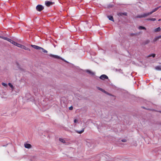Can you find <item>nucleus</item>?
Wrapping results in <instances>:
<instances>
[{"mask_svg": "<svg viewBox=\"0 0 161 161\" xmlns=\"http://www.w3.org/2000/svg\"><path fill=\"white\" fill-rule=\"evenodd\" d=\"M151 14L150 13V12H149L147 13H144L142 14L138 15L136 16V18H141L143 17H145Z\"/></svg>", "mask_w": 161, "mask_h": 161, "instance_id": "nucleus-1", "label": "nucleus"}, {"mask_svg": "<svg viewBox=\"0 0 161 161\" xmlns=\"http://www.w3.org/2000/svg\"><path fill=\"white\" fill-rule=\"evenodd\" d=\"M70 66L73 68V69L75 70H81L79 67L76 66L72 64H70Z\"/></svg>", "mask_w": 161, "mask_h": 161, "instance_id": "nucleus-2", "label": "nucleus"}, {"mask_svg": "<svg viewBox=\"0 0 161 161\" xmlns=\"http://www.w3.org/2000/svg\"><path fill=\"white\" fill-rule=\"evenodd\" d=\"M36 8L37 11H41L43 9L44 7L41 5H38L36 6Z\"/></svg>", "mask_w": 161, "mask_h": 161, "instance_id": "nucleus-3", "label": "nucleus"}, {"mask_svg": "<svg viewBox=\"0 0 161 161\" xmlns=\"http://www.w3.org/2000/svg\"><path fill=\"white\" fill-rule=\"evenodd\" d=\"M54 3V2H50V1H46L45 2V4L47 6H48V7L49 6L53 4Z\"/></svg>", "mask_w": 161, "mask_h": 161, "instance_id": "nucleus-4", "label": "nucleus"}, {"mask_svg": "<svg viewBox=\"0 0 161 161\" xmlns=\"http://www.w3.org/2000/svg\"><path fill=\"white\" fill-rule=\"evenodd\" d=\"M31 46L33 48L37 50H41V47L35 45H31Z\"/></svg>", "mask_w": 161, "mask_h": 161, "instance_id": "nucleus-5", "label": "nucleus"}, {"mask_svg": "<svg viewBox=\"0 0 161 161\" xmlns=\"http://www.w3.org/2000/svg\"><path fill=\"white\" fill-rule=\"evenodd\" d=\"M100 79L102 80H104L105 79H108V77L105 75H103L100 77Z\"/></svg>", "mask_w": 161, "mask_h": 161, "instance_id": "nucleus-6", "label": "nucleus"}, {"mask_svg": "<svg viewBox=\"0 0 161 161\" xmlns=\"http://www.w3.org/2000/svg\"><path fill=\"white\" fill-rule=\"evenodd\" d=\"M49 56L51 57H53L55 58H58H58H60V57H59L58 56L56 55H53L52 54H50L49 55Z\"/></svg>", "mask_w": 161, "mask_h": 161, "instance_id": "nucleus-7", "label": "nucleus"}, {"mask_svg": "<svg viewBox=\"0 0 161 161\" xmlns=\"http://www.w3.org/2000/svg\"><path fill=\"white\" fill-rule=\"evenodd\" d=\"M25 147L27 148H30L31 147V145L30 144L26 143L24 144Z\"/></svg>", "mask_w": 161, "mask_h": 161, "instance_id": "nucleus-8", "label": "nucleus"}, {"mask_svg": "<svg viewBox=\"0 0 161 161\" xmlns=\"http://www.w3.org/2000/svg\"><path fill=\"white\" fill-rule=\"evenodd\" d=\"M161 7L159 6L157 8H155L153 10H152L151 12H150V13H151V14H153L154 12L156 11L157 10H158V9L160 8Z\"/></svg>", "mask_w": 161, "mask_h": 161, "instance_id": "nucleus-9", "label": "nucleus"}, {"mask_svg": "<svg viewBox=\"0 0 161 161\" xmlns=\"http://www.w3.org/2000/svg\"><path fill=\"white\" fill-rule=\"evenodd\" d=\"M0 37H1V38H2V39H3L5 40L8 41V42H10V41L11 40V39L9 38H7V37H4L3 36H0Z\"/></svg>", "mask_w": 161, "mask_h": 161, "instance_id": "nucleus-10", "label": "nucleus"}, {"mask_svg": "<svg viewBox=\"0 0 161 161\" xmlns=\"http://www.w3.org/2000/svg\"><path fill=\"white\" fill-rule=\"evenodd\" d=\"M21 48L24 49L26 50H28L29 51H30V49L29 48L26 47L25 46L23 45H22V47H21Z\"/></svg>", "mask_w": 161, "mask_h": 161, "instance_id": "nucleus-11", "label": "nucleus"}, {"mask_svg": "<svg viewBox=\"0 0 161 161\" xmlns=\"http://www.w3.org/2000/svg\"><path fill=\"white\" fill-rule=\"evenodd\" d=\"M155 69L157 70H161V65L156 66L155 67Z\"/></svg>", "mask_w": 161, "mask_h": 161, "instance_id": "nucleus-12", "label": "nucleus"}, {"mask_svg": "<svg viewBox=\"0 0 161 161\" xmlns=\"http://www.w3.org/2000/svg\"><path fill=\"white\" fill-rule=\"evenodd\" d=\"M84 130V128L81 131L76 130V132L79 134H81L82 133Z\"/></svg>", "mask_w": 161, "mask_h": 161, "instance_id": "nucleus-13", "label": "nucleus"}, {"mask_svg": "<svg viewBox=\"0 0 161 161\" xmlns=\"http://www.w3.org/2000/svg\"><path fill=\"white\" fill-rule=\"evenodd\" d=\"M161 30V28L160 27H158L154 29V31L155 32H157L160 31Z\"/></svg>", "mask_w": 161, "mask_h": 161, "instance_id": "nucleus-14", "label": "nucleus"}, {"mask_svg": "<svg viewBox=\"0 0 161 161\" xmlns=\"http://www.w3.org/2000/svg\"><path fill=\"white\" fill-rule=\"evenodd\" d=\"M88 74H90L92 75H94V73L92 71H86Z\"/></svg>", "mask_w": 161, "mask_h": 161, "instance_id": "nucleus-15", "label": "nucleus"}, {"mask_svg": "<svg viewBox=\"0 0 161 161\" xmlns=\"http://www.w3.org/2000/svg\"><path fill=\"white\" fill-rule=\"evenodd\" d=\"M108 18L109 20H111L112 21H114L113 18V17L112 16H108Z\"/></svg>", "mask_w": 161, "mask_h": 161, "instance_id": "nucleus-16", "label": "nucleus"}, {"mask_svg": "<svg viewBox=\"0 0 161 161\" xmlns=\"http://www.w3.org/2000/svg\"><path fill=\"white\" fill-rule=\"evenodd\" d=\"M159 39V38L158 36L156 37L153 39V42H156V41H157Z\"/></svg>", "mask_w": 161, "mask_h": 161, "instance_id": "nucleus-17", "label": "nucleus"}, {"mask_svg": "<svg viewBox=\"0 0 161 161\" xmlns=\"http://www.w3.org/2000/svg\"><path fill=\"white\" fill-rule=\"evenodd\" d=\"M139 30H146V28L145 27L142 26H139L138 27Z\"/></svg>", "mask_w": 161, "mask_h": 161, "instance_id": "nucleus-18", "label": "nucleus"}, {"mask_svg": "<svg viewBox=\"0 0 161 161\" xmlns=\"http://www.w3.org/2000/svg\"><path fill=\"white\" fill-rule=\"evenodd\" d=\"M10 42L12 44H13V45L16 46L17 43L15 42L14 41L11 40V41H10Z\"/></svg>", "mask_w": 161, "mask_h": 161, "instance_id": "nucleus-19", "label": "nucleus"}, {"mask_svg": "<svg viewBox=\"0 0 161 161\" xmlns=\"http://www.w3.org/2000/svg\"><path fill=\"white\" fill-rule=\"evenodd\" d=\"M155 54H151L149 55L148 56V57H152L153 58H154L155 56Z\"/></svg>", "mask_w": 161, "mask_h": 161, "instance_id": "nucleus-20", "label": "nucleus"}, {"mask_svg": "<svg viewBox=\"0 0 161 161\" xmlns=\"http://www.w3.org/2000/svg\"><path fill=\"white\" fill-rule=\"evenodd\" d=\"M59 140L61 142H62V143H65V140L64 139H63L59 138Z\"/></svg>", "mask_w": 161, "mask_h": 161, "instance_id": "nucleus-21", "label": "nucleus"}, {"mask_svg": "<svg viewBox=\"0 0 161 161\" xmlns=\"http://www.w3.org/2000/svg\"><path fill=\"white\" fill-rule=\"evenodd\" d=\"M41 50H42V52L44 53H47V51L43 48L41 47Z\"/></svg>", "mask_w": 161, "mask_h": 161, "instance_id": "nucleus-22", "label": "nucleus"}, {"mask_svg": "<svg viewBox=\"0 0 161 161\" xmlns=\"http://www.w3.org/2000/svg\"><path fill=\"white\" fill-rule=\"evenodd\" d=\"M22 45H21L20 44H19L18 43H17L16 45V46L19 47H20V48H21V47H22Z\"/></svg>", "mask_w": 161, "mask_h": 161, "instance_id": "nucleus-23", "label": "nucleus"}, {"mask_svg": "<svg viewBox=\"0 0 161 161\" xmlns=\"http://www.w3.org/2000/svg\"><path fill=\"white\" fill-rule=\"evenodd\" d=\"M16 65H17V66L18 67V69H21V68H20V65L18 64V63L16 64Z\"/></svg>", "mask_w": 161, "mask_h": 161, "instance_id": "nucleus-24", "label": "nucleus"}, {"mask_svg": "<svg viewBox=\"0 0 161 161\" xmlns=\"http://www.w3.org/2000/svg\"><path fill=\"white\" fill-rule=\"evenodd\" d=\"M98 89L100 90H101V91H102L103 92H106L104 90H103V89H102L100 88V87H98Z\"/></svg>", "mask_w": 161, "mask_h": 161, "instance_id": "nucleus-25", "label": "nucleus"}, {"mask_svg": "<svg viewBox=\"0 0 161 161\" xmlns=\"http://www.w3.org/2000/svg\"><path fill=\"white\" fill-rule=\"evenodd\" d=\"M8 86L11 88H13V85L10 83H8Z\"/></svg>", "mask_w": 161, "mask_h": 161, "instance_id": "nucleus-26", "label": "nucleus"}, {"mask_svg": "<svg viewBox=\"0 0 161 161\" xmlns=\"http://www.w3.org/2000/svg\"><path fill=\"white\" fill-rule=\"evenodd\" d=\"M2 84L3 86H7V85L6 84L4 83V82H2Z\"/></svg>", "mask_w": 161, "mask_h": 161, "instance_id": "nucleus-27", "label": "nucleus"}, {"mask_svg": "<svg viewBox=\"0 0 161 161\" xmlns=\"http://www.w3.org/2000/svg\"><path fill=\"white\" fill-rule=\"evenodd\" d=\"M151 21H154L156 20L155 18H150Z\"/></svg>", "mask_w": 161, "mask_h": 161, "instance_id": "nucleus-28", "label": "nucleus"}, {"mask_svg": "<svg viewBox=\"0 0 161 161\" xmlns=\"http://www.w3.org/2000/svg\"><path fill=\"white\" fill-rule=\"evenodd\" d=\"M149 42V41L148 40H147L145 42V44H148Z\"/></svg>", "mask_w": 161, "mask_h": 161, "instance_id": "nucleus-29", "label": "nucleus"}, {"mask_svg": "<svg viewBox=\"0 0 161 161\" xmlns=\"http://www.w3.org/2000/svg\"><path fill=\"white\" fill-rule=\"evenodd\" d=\"M69 109L70 110H72L73 109V107L72 106H71L69 107Z\"/></svg>", "mask_w": 161, "mask_h": 161, "instance_id": "nucleus-30", "label": "nucleus"}, {"mask_svg": "<svg viewBox=\"0 0 161 161\" xmlns=\"http://www.w3.org/2000/svg\"><path fill=\"white\" fill-rule=\"evenodd\" d=\"M121 141L123 142H126L127 141L126 139H122L121 140Z\"/></svg>", "mask_w": 161, "mask_h": 161, "instance_id": "nucleus-31", "label": "nucleus"}, {"mask_svg": "<svg viewBox=\"0 0 161 161\" xmlns=\"http://www.w3.org/2000/svg\"><path fill=\"white\" fill-rule=\"evenodd\" d=\"M61 59L64 60V62H67V63H68V62L67 61H66L65 60H64V59L62 58H61Z\"/></svg>", "mask_w": 161, "mask_h": 161, "instance_id": "nucleus-32", "label": "nucleus"}, {"mask_svg": "<svg viewBox=\"0 0 161 161\" xmlns=\"http://www.w3.org/2000/svg\"><path fill=\"white\" fill-rule=\"evenodd\" d=\"M77 121V120L76 119H75L74 120V122L75 123H76Z\"/></svg>", "mask_w": 161, "mask_h": 161, "instance_id": "nucleus-33", "label": "nucleus"}, {"mask_svg": "<svg viewBox=\"0 0 161 161\" xmlns=\"http://www.w3.org/2000/svg\"><path fill=\"white\" fill-rule=\"evenodd\" d=\"M150 19V18H148V19H147V20H150L151 21V20Z\"/></svg>", "mask_w": 161, "mask_h": 161, "instance_id": "nucleus-34", "label": "nucleus"}, {"mask_svg": "<svg viewBox=\"0 0 161 161\" xmlns=\"http://www.w3.org/2000/svg\"><path fill=\"white\" fill-rule=\"evenodd\" d=\"M159 38V39L160 38H161V36H158Z\"/></svg>", "mask_w": 161, "mask_h": 161, "instance_id": "nucleus-35", "label": "nucleus"}, {"mask_svg": "<svg viewBox=\"0 0 161 161\" xmlns=\"http://www.w3.org/2000/svg\"><path fill=\"white\" fill-rule=\"evenodd\" d=\"M161 20V19H159L158 20V21H160Z\"/></svg>", "mask_w": 161, "mask_h": 161, "instance_id": "nucleus-36", "label": "nucleus"}, {"mask_svg": "<svg viewBox=\"0 0 161 161\" xmlns=\"http://www.w3.org/2000/svg\"><path fill=\"white\" fill-rule=\"evenodd\" d=\"M116 71H117V70H117V69H116ZM120 70V69H119V70Z\"/></svg>", "mask_w": 161, "mask_h": 161, "instance_id": "nucleus-37", "label": "nucleus"}, {"mask_svg": "<svg viewBox=\"0 0 161 161\" xmlns=\"http://www.w3.org/2000/svg\"><path fill=\"white\" fill-rule=\"evenodd\" d=\"M86 70L88 71V70Z\"/></svg>", "mask_w": 161, "mask_h": 161, "instance_id": "nucleus-38", "label": "nucleus"}]
</instances>
